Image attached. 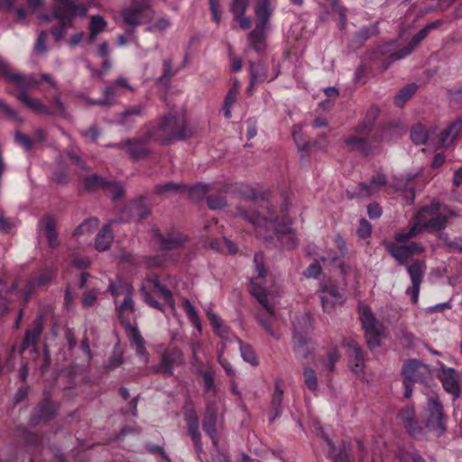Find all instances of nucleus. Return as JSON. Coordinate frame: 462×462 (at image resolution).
Returning <instances> with one entry per match:
<instances>
[{"mask_svg":"<svg viewBox=\"0 0 462 462\" xmlns=\"http://www.w3.org/2000/svg\"><path fill=\"white\" fill-rule=\"evenodd\" d=\"M243 196L245 205L236 207V217L255 226L271 227L280 243L288 249L296 246L295 233L288 222L276 223L275 211L267 199L257 198L253 189H248Z\"/></svg>","mask_w":462,"mask_h":462,"instance_id":"nucleus-1","label":"nucleus"},{"mask_svg":"<svg viewBox=\"0 0 462 462\" xmlns=\"http://www.w3.org/2000/svg\"><path fill=\"white\" fill-rule=\"evenodd\" d=\"M413 219L414 222L411 226L394 234L395 242H383L385 249L399 265L407 263L414 255L422 254L425 252V247L422 244L410 241L423 232L420 220L414 217Z\"/></svg>","mask_w":462,"mask_h":462,"instance_id":"nucleus-2","label":"nucleus"},{"mask_svg":"<svg viewBox=\"0 0 462 462\" xmlns=\"http://www.w3.org/2000/svg\"><path fill=\"white\" fill-rule=\"evenodd\" d=\"M154 136V142L169 144L174 141L184 140L191 136L192 132L187 125L185 116L170 112L162 117L157 125L149 128Z\"/></svg>","mask_w":462,"mask_h":462,"instance_id":"nucleus-3","label":"nucleus"},{"mask_svg":"<svg viewBox=\"0 0 462 462\" xmlns=\"http://www.w3.org/2000/svg\"><path fill=\"white\" fill-rule=\"evenodd\" d=\"M53 15L58 24L51 29L55 42H60L66 34L67 29L73 26V19L78 14L85 16L87 9L83 5H76L72 0H54Z\"/></svg>","mask_w":462,"mask_h":462,"instance_id":"nucleus-4","label":"nucleus"},{"mask_svg":"<svg viewBox=\"0 0 462 462\" xmlns=\"http://www.w3.org/2000/svg\"><path fill=\"white\" fill-rule=\"evenodd\" d=\"M456 217L457 214L454 210L442 207L438 202H432L420 208L414 218L420 220L423 231L432 234L444 230L448 225V219Z\"/></svg>","mask_w":462,"mask_h":462,"instance_id":"nucleus-5","label":"nucleus"},{"mask_svg":"<svg viewBox=\"0 0 462 462\" xmlns=\"http://www.w3.org/2000/svg\"><path fill=\"white\" fill-rule=\"evenodd\" d=\"M141 294L151 307L165 311V308L174 310L171 291L162 285L156 274H150L142 283Z\"/></svg>","mask_w":462,"mask_h":462,"instance_id":"nucleus-6","label":"nucleus"},{"mask_svg":"<svg viewBox=\"0 0 462 462\" xmlns=\"http://www.w3.org/2000/svg\"><path fill=\"white\" fill-rule=\"evenodd\" d=\"M121 15L126 24L137 26L150 22L153 18V11L146 0H132L122 10Z\"/></svg>","mask_w":462,"mask_h":462,"instance_id":"nucleus-7","label":"nucleus"},{"mask_svg":"<svg viewBox=\"0 0 462 462\" xmlns=\"http://www.w3.org/2000/svg\"><path fill=\"white\" fill-rule=\"evenodd\" d=\"M428 406L429 416L425 426L430 431L435 433L437 437H440L447 430L443 406L439 402L438 396L430 397Z\"/></svg>","mask_w":462,"mask_h":462,"instance_id":"nucleus-8","label":"nucleus"},{"mask_svg":"<svg viewBox=\"0 0 462 462\" xmlns=\"http://www.w3.org/2000/svg\"><path fill=\"white\" fill-rule=\"evenodd\" d=\"M152 141L154 136L148 128L143 135L126 139L125 152L134 161L144 160L151 154L148 144Z\"/></svg>","mask_w":462,"mask_h":462,"instance_id":"nucleus-9","label":"nucleus"},{"mask_svg":"<svg viewBox=\"0 0 462 462\" xmlns=\"http://www.w3.org/2000/svg\"><path fill=\"white\" fill-rule=\"evenodd\" d=\"M404 265H406V270L411 282V287L406 290V293L411 296L413 303H417L420 285L427 271L426 262L423 259H416L410 264L407 263Z\"/></svg>","mask_w":462,"mask_h":462,"instance_id":"nucleus-10","label":"nucleus"},{"mask_svg":"<svg viewBox=\"0 0 462 462\" xmlns=\"http://www.w3.org/2000/svg\"><path fill=\"white\" fill-rule=\"evenodd\" d=\"M441 24V20H437L435 22L426 24L411 38L410 42L405 47L399 50L398 51L390 54V59L392 60H400L409 56L414 51V49L418 47L420 43L428 36L430 31L437 29Z\"/></svg>","mask_w":462,"mask_h":462,"instance_id":"nucleus-11","label":"nucleus"},{"mask_svg":"<svg viewBox=\"0 0 462 462\" xmlns=\"http://www.w3.org/2000/svg\"><path fill=\"white\" fill-rule=\"evenodd\" d=\"M152 237L161 250H172L182 246L187 237L175 229L168 230L162 234L158 229H153Z\"/></svg>","mask_w":462,"mask_h":462,"instance_id":"nucleus-12","label":"nucleus"},{"mask_svg":"<svg viewBox=\"0 0 462 462\" xmlns=\"http://www.w3.org/2000/svg\"><path fill=\"white\" fill-rule=\"evenodd\" d=\"M319 298L323 310L329 314L333 312L336 306H341L345 302L344 295L334 284H322Z\"/></svg>","mask_w":462,"mask_h":462,"instance_id":"nucleus-13","label":"nucleus"},{"mask_svg":"<svg viewBox=\"0 0 462 462\" xmlns=\"http://www.w3.org/2000/svg\"><path fill=\"white\" fill-rule=\"evenodd\" d=\"M402 374L406 382L424 383L430 376V371L428 365L416 359H410L405 362L402 369Z\"/></svg>","mask_w":462,"mask_h":462,"instance_id":"nucleus-14","label":"nucleus"},{"mask_svg":"<svg viewBox=\"0 0 462 462\" xmlns=\"http://www.w3.org/2000/svg\"><path fill=\"white\" fill-rule=\"evenodd\" d=\"M343 346L346 347L351 370L356 374L362 373L365 366V358L360 346L353 338L344 339Z\"/></svg>","mask_w":462,"mask_h":462,"instance_id":"nucleus-15","label":"nucleus"},{"mask_svg":"<svg viewBox=\"0 0 462 462\" xmlns=\"http://www.w3.org/2000/svg\"><path fill=\"white\" fill-rule=\"evenodd\" d=\"M56 415V406L49 399L43 400L34 409L33 414L30 419L32 425H38L40 423H48Z\"/></svg>","mask_w":462,"mask_h":462,"instance_id":"nucleus-16","label":"nucleus"},{"mask_svg":"<svg viewBox=\"0 0 462 462\" xmlns=\"http://www.w3.org/2000/svg\"><path fill=\"white\" fill-rule=\"evenodd\" d=\"M217 406L216 402H210L207 404L206 412L202 420V429L206 434H208L215 446L217 445Z\"/></svg>","mask_w":462,"mask_h":462,"instance_id":"nucleus-17","label":"nucleus"},{"mask_svg":"<svg viewBox=\"0 0 462 462\" xmlns=\"http://www.w3.org/2000/svg\"><path fill=\"white\" fill-rule=\"evenodd\" d=\"M185 420L187 422L188 434L191 438L198 457L200 459L203 448L201 435L199 430V419L196 412L193 410L186 412Z\"/></svg>","mask_w":462,"mask_h":462,"instance_id":"nucleus-18","label":"nucleus"},{"mask_svg":"<svg viewBox=\"0 0 462 462\" xmlns=\"http://www.w3.org/2000/svg\"><path fill=\"white\" fill-rule=\"evenodd\" d=\"M292 347L297 358L307 359L313 356L314 344L302 333L293 334Z\"/></svg>","mask_w":462,"mask_h":462,"instance_id":"nucleus-19","label":"nucleus"},{"mask_svg":"<svg viewBox=\"0 0 462 462\" xmlns=\"http://www.w3.org/2000/svg\"><path fill=\"white\" fill-rule=\"evenodd\" d=\"M460 134H462V120L452 123L439 133V144L441 147L447 148Z\"/></svg>","mask_w":462,"mask_h":462,"instance_id":"nucleus-20","label":"nucleus"},{"mask_svg":"<svg viewBox=\"0 0 462 462\" xmlns=\"http://www.w3.org/2000/svg\"><path fill=\"white\" fill-rule=\"evenodd\" d=\"M263 309L257 313V320L267 334L276 339L279 336L273 329V324L276 320V315L271 306L263 307Z\"/></svg>","mask_w":462,"mask_h":462,"instance_id":"nucleus-21","label":"nucleus"},{"mask_svg":"<svg viewBox=\"0 0 462 462\" xmlns=\"http://www.w3.org/2000/svg\"><path fill=\"white\" fill-rule=\"evenodd\" d=\"M181 355L179 351H166L162 355L160 365H158L157 371L164 374L172 375L173 367L180 362Z\"/></svg>","mask_w":462,"mask_h":462,"instance_id":"nucleus-22","label":"nucleus"},{"mask_svg":"<svg viewBox=\"0 0 462 462\" xmlns=\"http://www.w3.org/2000/svg\"><path fill=\"white\" fill-rule=\"evenodd\" d=\"M380 109L375 106H372L366 111L363 120L357 125L355 133L359 134H369L374 125V123L379 116Z\"/></svg>","mask_w":462,"mask_h":462,"instance_id":"nucleus-23","label":"nucleus"},{"mask_svg":"<svg viewBox=\"0 0 462 462\" xmlns=\"http://www.w3.org/2000/svg\"><path fill=\"white\" fill-rule=\"evenodd\" d=\"M440 380L444 389L457 397L460 393L458 382L456 378V370L453 368H443L440 374Z\"/></svg>","mask_w":462,"mask_h":462,"instance_id":"nucleus-24","label":"nucleus"},{"mask_svg":"<svg viewBox=\"0 0 462 462\" xmlns=\"http://www.w3.org/2000/svg\"><path fill=\"white\" fill-rule=\"evenodd\" d=\"M369 134H359L350 135L345 139V143L349 146L353 151H357L365 155H368L372 151V146L366 136Z\"/></svg>","mask_w":462,"mask_h":462,"instance_id":"nucleus-25","label":"nucleus"},{"mask_svg":"<svg viewBox=\"0 0 462 462\" xmlns=\"http://www.w3.org/2000/svg\"><path fill=\"white\" fill-rule=\"evenodd\" d=\"M53 277V272L51 269L43 270L38 277L31 279L27 283V289L25 291L24 301L26 302L34 290L38 287L45 286L49 284Z\"/></svg>","mask_w":462,"mask_h":462,"instance_id":"nucleus-26","label":"nucleus"},{"mask_svg":"<svg viewBox=\"0 0 462 462\" xmlns=\"http://www.w3.org/2000/svg\"><path fill=\"white\" fill-rule=\"evenodd\" d=\"M385 183V176L382 173H378L372 178L371 182L369 184L364 182L359 183L358 191L356 195L359 197L370 196L373 193L376 192Z\"/></svg>","mask_w":462,"mask_h":462,"instance_id":"nucleus-27","label":"nucleus"},{"mask_svg":"<svg viewBox=\"0 0 462 462\" xmlns=\"http://www.w3.org/2000/svg\"><path fill=\"white\" fill-rule=\"evenodd\" d=\"M18 99L34 113L44 116L52 115L51 110L43 105L39 99L32 97L24 92L19 94Z\"/></svg>","mask_w":462,"mask_h":462,"instance_id":"nucleus-28","label":"nucleus"},{"mask_svg":"<svg viewBox=\"0 0 462 462\" xmlns=\"http://www.w3.org/2000/svg\"><path fill=\"white\" fill-rule=\"evenodd\" d=\"M256 25L267 27L268 21L273 14L270 0H258L254 6Z\"/></svg>","mask_w":462,"mask_h":462,"instance_id":"nucleus-29","label":"nucleus"},{"mask_svg":"<svg viewBox=\"0 0 462 462\" xmlns=\"http://www.w3.org/2000/svg\"><path fill=\"white\" fill-rule=\"evenodd\" d=\"M134 311V300H133V288H125V296L123 302L117 308L118 317L122 322H126L127 326L130 327L128 320V314Z\"/></svg>","mask_w":462,"mask_h":462,"instance_id":"nucleus-30","label":"nucleus"},{"mask_svg":"<svg viewBox=\"0 0 462 462\" xmlns=\"http://www.w3.org/2000/svg\"><path fill=\"white\" fill-rule=\"evenodd\" d=\"M42 332V326L41 318H39L35 320L33 327L26 331L21 346V352L24 351L30 346H34L37 343Z\"/></svg>","mask_w":462,"mask_h":462,"instance_id":"nucleus-31","label":"nucleus"},{"mask_svg":"<svg viewBox=\"0 0 462 462\" xmlns=\"http://www.w3.org/2000/svg\"><path fill=\"white\" fill-rule=\"evenodd\" d=\"M265 29L266 27L262 25H255V28L248 35L250 46L257 52H261L264 49Z\"/></svg>","mask_w":462,"mask_h":462,"instance_id":"nucleus-32","label":"nucleus"},{"mask_svg":"<svg viewBox=\"0 0 462 462\" xmlns=\"http://www.w3.org/2000/svg\"><path fill=\"white\" fill-rule=\"evenodd\" d=\"M113 238L114 236L111 232L109 225H105L97 235L95 243L97 250L100 252L106 251L109 248Z\"/></svg>","mask_w":462,"mask_h":462,"instance_id":"nucleus-33","label":"nucleus"},{"mask_svg":"<svg viewBox=\"0 0 462 462\" xmlns=\"http://www.w3.org/2000/svg\"><path fill=\"white\" fill-rule=\"evenodd\" d=\"M249 71L251 79V87L260 84L267 79V71L262 63H254L249 61Z\"/></svg>","mask_w":462,"mask_h":462,"instance_id":"nucleus-34","label":"nucleus"},{"mask_svg":"<svg viewBox=\"0 0 462 462\" xmlns=\"http://www.w3.org/2000/svg\"><path fill=\"white\" fill-rule=\"evenodd\" d=\"M249 291L263 307L270 306L267 299V290L261 281L251 280Z\"/></svg>","mask_w":462,"mask_h":462,"instance_id":"nucleus-35","label":"nucleus"},{"mask_svg":"<svg viewBox=\"0 0 462 462\" xmlns=\"http://www.w3.org/2000/svg\"><path fill=\"white\" fill-rule=\"evenodd\" d=\"M107 26V23L100 15H94L90 18L89 23V41L94 42L97 36L104 32Z\"/></svg>","mask_w":462,"mask_h":462,"instance_id":"nucleus-36","label":"nucleus"},{"mask_svg":"<svg viewBox=\"0 0 462 462\" xmlns=\"http://www.w3.org/2000/svg\"><path fill=\"white\" fill-rule=\"evenodd\" d=\"M15 290L14 284L9 286L0 281V315H5L9 310V295Z\"/></svg>","mask_w":462,"mask_h":462,"instance_id":"nucleus-37","label":"nucleus"},{"mask_svg":"<svg viewBox=\"0 0 462 462\" xmlns=\"http://www.w3.org/2000/svg\"><path fill=\"white\" fill-rule=\"evenodd\" d=\"M283 391L277 383L275 385L274 393L271 402V411L273 415L270 418V422H273L275 418L280 417L282 414V402Z\"/></svg>","mask_w":462,"mask_h":462,"instance_id":"nucleus-38","label":"nucleus"},{"mask_svg":"<svg viewBox=\"0 0 462 462\" xmlns=\"http://www.w3.org/2000/svg\"><path fill=\"white\" fill-rule=\"evenodd\" d=\"M186 189L187 187L181 183L168 181L156 185L154 187V191L159 195H164L171 193H182L186 190Z\"/></svg>","mask_w":462,"mask_h":462,"instance_id":"nucleus-39","label":"nucleus"},{"mask_svg":"<svg viewBox=\"0 0 462 462\" xmlns=\"http://www.w3.org/2000/svg\"><path fill=\"white\" fill-rule=\"evenodd\" d=\"M45 233L48 245L51 248H56L59 245L58 233L56 230V223L54 219L48 216L46 217Z\"/></svg>","mask_w":462,"mask_h":462,"instance_id":"nucleus-40","label":"nucleus"},{"mask_svg":"<svg viewBox=\"0 0 462 462\" xmlns=\"http://www.w3.org/2000/svg\"><path fill=\"white\" fill-rule=\"evenodd\" d=\"M130 337H131V341L135 345L137 355H139L140 356H143L144 358V362L147 363L148 362V353L145 348L144 339L143 338V337L141 336L139 331L134 328H131Z\"/></svg>","mask_w":462,"mask_h":462,"instance_id":"nucleus-41","label":"nucleus"},{"mask_svg":"<svg viewBox=\"0 0 462 462\" xmlns=\"http://www.w3.org/2000/svg\"><path fill=\"white\" fill-rule=\"evenodd\" d=\"M416 89L417 86L415 84H409L402 88L394 97V105L402 107L413 96Z\"/></svg>","mask_w":462,"mask_h":462,"instance_id":"nucleus-42","label":"nucleus"},{"mask_svg":"<svg viewBox=\"0 0 462 462\" xmlns=\"http://www.w3.org/2000/svg\"><path fill=\"white\" fill-rule=\"evenodd\" d=\"M429 138V131L423 125L417 124L411 128V139L415 144H423Z\"/></svg>","mask_w":462,"mask_h":462,"instance_id":"nucleus-43","label":"nucleus"},{"mask_svg":"<svg viewBox=\"0 0 462 462\" xmlns=\"http://www.w3.org/2000/svg\"><path fill=\"white\" fill-rule=\"evenodd\" d=\"M294 334L302 333L307 335V333L311 329V318L309 314H302L296 318L293 321Z\"/></svg>","mask_w":462,"mask_h":462,"instance_id":"nucleus-44","label":"nucleus"},{"mask_svg":"<svg viewBox=\"0 0 462 462\" xmlns=\"http://www.w3.org/2000/svg\"><path fill=\"white\" fill-rule=\"evenodd\" d=\"M400 418L404 423L405 429L411 433L414 434L418 430L417 422L414 420V412L411 408L402 410L400 413Z\"/></svg>","mask_w":462,"mask_h":462,"instance_id":"nucleus-45","label":"nucleus"},{"mask_svg":"<svg viewBox=\"0 0 462 462\" xmlns=\"http://www.w3.org/2000/svg\"><path fill=\"white\" fill-rule=\"evenodd\" d=\"M210 247L231 254H236L237 251L236 245L226 237H224L221 240L212 241L210 243Z\"/></svg>","mask_w":462,"mask_h":462,"instance_id":"nucleus-46","label":"nucleus"},{"mask_svg":"<svg viewBox=\"0 0 462 462\" xmlns=\"http://www.w3.org/2000/svg\"><path fill=\"white\" fill-rule=\"evenodd\" d=\"M13 82L20 88H30L39 85V80H37L33 75H23V74H15L13 78Z\"/></svg>","mask_w":462,"mask_h":462,"instance_id":"nucleus-47","label":"nucleus"},{"mask_svg":"<svg viewBox=\"0 0 462 462\" xmlns=\"http://www.w3.org/2000/svg\"><path fill=\"white\" fill-rule=\"evenodd\" d=\"M236 339L239 343L242 358L245 362L251 364L252 365H254V366L257 365L258 361H257V358L255 356V354H254L252 346L248 344H244L239 338H236Z\"/></svg>","mask_w":462,"mask_h":462,"instance_id":"nucleus-48","label":"nucleus"},{"mask_svg":"<svg viewBox=\"0 0 462 462\" xmlns=\"http://www.w3.org/2000/svg\"><path fill=\"white\" fill-rule=\"evenodd\" d=\"M379 32L378 23H374L370 26H365L360 29L356 34V38L359 42H364L366 40L377 35Z\"/></svg>","mask_w":462,"mask_h":462,"instance_id":"nucleus-49","label":"nucleus"},{"mask_svg":"<svg viewBox=\"0 0 462 462\" xmlns=\"http://www.w3.org/2000/svg\"><path fill=\"white\" fill-rule=\"evenodd\" d=\"M360 320L365 330L376 328L375 319L368 307H363L361 309Z\"/></svg>","mask_w":462,"mask_h":462,"instance_id":"nucleus-50","label":"nucleus"},{"mask_svg":"<svg viewBox=\"0 0 462 462\" xmlns=\"http://www.w3.org/2000/svg\"><path fill=\"white\" fill-rule=\"evenodd\" d=\"M189 198L194 201L201 200L208 192V187L205 184H197L195 186L187 188Z\"/></svg>","mask_w":462,"mask_h":462,"instance_id":"nucleus-51","label":"nucleus"},{"mask_svg":"<svg viewBox=\"0 0 462 462\" xmlns=\"http://www.w3.org/2000/svg\"><path fill=\"white\" fill-rule=\"evenodd\" d=\"M303 379L305 384L310 391H316L318 388V380L316 372L311 367L303 368Z\"/></svg>","mask_w":462,"mask_h":462,"instance_id":"nucleus-52","label":"nucleus"},{"mask_svg":"<svg viewBox=\"0 0 462 462\" xmlns=\"http://www.w3.org/2000/svg\"><path fill=\"white\" fill-rule=\"evenodd\" d=\"M98 225L97 218H89L80 224L74 231L73 236H77L86 232H92Z\"/></svg>","mask_w":462,"mask_h":462,"instance_id":"nucleus-53","label":"nucleus"},{"mask_svg":"<svg viewBox=\"0 0 462 462\" xmlns=\"http://www.w3.org/2000/svg\"><path fill=\"white\" fill-rule=\"evenodd\" d=\"M255 272L257 273V276L254 277L252 280L260 281L266 274V269L263 263V255L262 253H256L254 257Z\"/></svg>","mask_w":462,"mask_h":462,"instance_id":"nucleus-54","label":"nucleus"},{"mask_svg":"<svg viewBox=\"0 0 462 462\" xmlns=\"http://www.w3.org/2000/svg\"><path fill=\"white\" fill-rule=\"evenodd\" d=\"M107 184L108 183L106 182L102 177L97 174L88 177L84 180V187L88 190H91L99 187H105Z\"/></svg>","mask_w":462,"mask_h":462,"instance_id":"nucleus-55","label":"nucleus"},{"mask_svg":"<svg viewBox=\"0 0 462 462\" xmlns=\"http://www.w3.org/2000/svg\"><path fill=\"white\" fill-rule=\"evenodd\" d=\"M143 110V106L141 105L134 106L133 107H130V108L125 110L120 116V119L118 121L119 124L121 125H128L127 117L132 116H141Z\"/></svg>","mask_w":462,"mask_h":462,"instance_id":"nucleus-56","label":"nucleus"},{"mask_svg":"<svg viewBox=\"0 0 462 462\" xmlns=\"http://www.w3.org/2000/svg\"><path fill=\"white\" fill-rule=\"evenodd\" d=\"M365 333L367 346L371 350L380 346L379 334L376 328L365 330Z\"/></svg>","mask_w":462,"mask_h":462,"instance_id":"nucleus-57","label":"nucleus"},{"mask_svg":"<svg viewBox=\"0 0 462 462\" xmlns=\"http://www.w3.org/2000/svg\"><path fill=\"white\" fill-rule=\"evenodd\" d=\"M132 210L134 214H135L140 220L146 218L151 210L147 205H145L142 200L134 202L132 206Z\"/></svg>","mask_w":462,"mask_h":462,"instance_id":"nucleus-58","label":"nucleus"},{"mask_svg":"<svg viewBox=\"0 0 462 462\" xmlns=\"http://www.w3.org/2000/svg\"><path fill=\"white\" fill-rule=\"evenodd\" d=\"M0 111L3 112L7 117L17 121L19 123H23V119L21 117L19 113L10 107L4 100L0 99Z\"/></svg>","mask_w":462,"mask_h":462,"instance_id":"nucleus-59","label":"nucleus"},{"mask_svg":"<svg viewBox=\"0 0 462 462\" xmlns=\"http://www.w3.org/2000/svg\"><path fill=\"white\" fill-rule=\"evenodd\" d=\"M204 380L205 391L208 393L216 394L217 387L215 385L213 374L209 371L200 372Z\"/></svg>","mask_w":462,"mask_h":462,"instance_id":"nucleus-60","label":"nucleus"},{"mask_svg":"<svg viewBox=\"0 0 462 462\" xmlns=\"http://www.w3.org/2000/svg\"><path fill=\"white\" fill-rule=\"evenodd\" d=\"M440 239L444 241L445 245L451 250L462 253V237H455L449 239L447 234L440 236Z\"/></svg>","mask_w":462,"mask_h":462,"instance_id":"nucleus-61","label":"nucleus"},{"mask_svg":"<svg viewBox=\"0 0 462 462\" xmlns=\"http://www.w3.org/2000/svg\"><path fill=\"white\" fill-rule=\"evenodd\" d=\"M167 260V256L164 254H157L154 256H149L145 258V264L148 267L157 268L162 266Z\"/></svg>","mask_w":462,"mask_h":462,"instance_id":"nucleus-62","label":"nucleus"},{"mask_svg":"<svg viewBox=\"0 0 462 462\" xmlns=\"http://www.w3.org/2000/svg\"><path fill=\"white\" fill-rule=\"evenodd\" d=\"M249 5V0H232L230 5V12L232 14H240L245 13Z\"/></svg>","mask_w":462,"mask_h":462,"instance_id":"nucleus-63","label":"nucleus"},{"mask_svg":"<svg viewBox=\"0 0 462 462\" xmlns=\"http://www.w3.org/2000/svg\"><path fill=\"white\" fill-rule=\"evenodd\" d=\"M14 140L16 143H18L26 151H30L32 147V141L20 131L15 132Z\"/></svg>","mask_w":462,"mask_h":462,"instance_id":"nucleus-64","label":"nucleus"}]
</instances>
